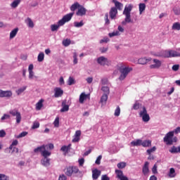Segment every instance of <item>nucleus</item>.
I'll list each match as a JSON object with an SVG mask.
<instances>
[{
  "instance_id": "nucleus-56",
  "label": "nucleus",
  "mask_w": 180,
  "mask_h": 180,
  "mask_svg": "<svg viewBox=\"0 0 180 180\" xmlns=\"http://www.w3.org/2000/svg\"><path fill=\"white\" fill-rule=\"evenodd\" d=\"M133 109L134 110H139V109H140V104L139 103H135L133 105Z\"/></svg>"
},
{
  "instance_id": "nucleus-11",
  "label": "nucleus",
  "mask_w": 180,
  "mask_h": 180,
  "mask_svg": "<svg viewBox=\"0 0 180 180\" xmlns=\"http://www.w3.org/2000/svg\"><path fill=\"white\" fill-rule=\"evenodd\" d=\"M76 15L77 16H85L86 15V8L82 6H80L76 13Z\"/></svg>"
},
{
  "instance_id": "nucleus-60",
  "label": "nucleus",
  "mask_w": 180,
  "mask_h": 180,
  "mask_svg": "<svg viewBox=\"0 0 180 180\" xmlns=\"http://www.w3.org/2000/svg\"><path fill=\"white\" fill-rule=\"evenodd\" d=\"M157 165H154L153 167L152 168V172L153 174H158V172L157 171Z\"/></svg>"
},
{
  "instance_id": "nucleus-24",
  "label": "nucleus",
  "mask_w": 180,
  "mask_h": 180,
  "mask_svg": "<svg viewBox=\"0 0 180 180\" xmlns=\"http://www.w3.org/2000/svg\"><path fill=\"white\" fill-rule=\"evenodd\" d=\"M44 150H46V146L44 145H42L41 146H39V147L36 148L34 150V153H41V154H42Z\"/></svg>"
},
{
  "instance_id": "nucleus-13",
  "label": "nucleus",
  "mask_w": 180,
  "mask_h": 180,
  "mask_svg": "<svg viewBox=\"0 0 180 180\" xmlns=\"http://www.w3.org/2000/svg\"><path fill=\"white\" fill-rule=\"evenodd\" d=\"M55 94H54V97L55 98H60V96H63L64 94V91L61 89L60 87H56L54 89Z\"/></svg>"
},
{
  "instance_id": "nucleus-57",
  "label": "nucleus",
  "mask_w": 180,
  "mask_h": 180,
  "mask_svg": "<svg viewBox=\"0 0 180 180\" xmlns=\"http://www.w3.org/2000/svg\"><path fill=\"white\" fill-rule=\"evenodd\" d=\"M0 180H9V177L5 174H0Z\"/></svg>"
},
{
  "instance_id": "nucleus-64",
  "label": "nucleus",
  "mask_w": 180,
  "mask_h": 180,
  "mask_svg": "<svg viewBox=\"0 0 180 180\" xmlns=\"http://www.w3.org/2000/svg\"><path fill=\"white\" fill-rule=\"evenodd\" d=\"M173 71H178L179 70V65H174L172 66Z\"/></svg>"
},
{
  "instance_id": "nucleus-7",
  "label": "nucleus",
  "mask_w": 180,
  "mask_h": 180,
  "mask_svg": "<svg viewBox=\"0 0 180 180\" xmlns=\"http://www.w3.org/2000/svg\"><path fill=\"white\" fill-rule=\"evenodd\" d=\"M97 63L99 64V65H101L103 67H105V65H107L109 67L110 64H112V61L108 59V58L105 56H100L97 58Z\"/></svg>"
},
{
  "instance_id": "nucleus-62",
  "label": "nucleus",
  "mask_w": 180,
  "mask_h": 180,
  "mask_svg": "<svg viewBox=\"0 0 180 180\" xmlns=\"http://www.w3.org/2000/svg\"><path fill=\"white\" fill-rule=\"evenodd\" d=\"M6 132L4 129L0 130V137H5Z\"/></svg>"
},
{
  "instance_id": "nucleus-31",
  "label": "nucleus",
  "mask_w": 180,
  "mask_h": 180,
  "mask_svg": "<svg viewBox=\"0 0 180 180\" xmlns=\"http://www.w3.org/2000/svg\"><path fill=\"white\" fill-rule=\"evenodd\" d=\"M146 11V4H139V14L141 15Z\"/></svg>"
},
{
  "instance_id": "nucleus-14",
  "label": "nucleus",
  "mask_w": 180,
  "mask_h": 180,
  "mask_svg": "<svg viewBox=\"0 0 180 180\" xmlns=\"http://www.w3.org/2000/svg\"><path fill=\"white\" fill-rule=\"evenodd\" d=\"M101 170H98V169L92 170V179L95 180L98 179L99 176H101Z\"/></svg>"
},
{
  "instance_id": "nucleus-10",
  "label": "nucleus",
  "mask_w": 180,
  "mask_h": 180,
  "mask_svg": "<svg viewBox=\"0 0 180 180\" xmlns=\"http://www.w3.org/2000/svg\"><path fill=\"white\" fill-rule=\"evenodd\" d=\"M10 115L12 116H16V122L20 123V120H22V116L20 115V112H19L16 110H12L10 111Z\"/></svg>"
},
{
  "instance_id": "nucleus-20",
  "label": "nucleus",
  "mask_w": 180,
  "mask_h": 180,
  "mask_svg": "<svg viewBox=\"0 0 180 180\" xmlns=\"http://www.w3.org/2000/svg\"><path fill=\"white\" fill-rule=\"evenodd\" d=\"M150 163H148V162H146L143 169H142V172L143 174V175H147V174H148L150 169H148V165Z\"/></svg>"
},
{
  "instance_id": "nucleus-58",
  "label": "nucleus",
  "mask_w": 180,
  "mask_h": 180,
  "mask_svg": "<svg viewBox=\"0 0 180 180\" xmlns=\"http://www.w3.org/2000/svg\"><path fill=\"white\" fill-rule=\"evenodd\" d=\"M105 25H110V21L109 20V14L105 13Z\"/></svg>"
},
{
  "instance_id": "nucleus-44",
  "label": "nucleus",
  "mask_w": 180,
  "mask_h": 180,
  "mask_svg": "<svg viewBox=\"0 0 180 180\" xmlns=\"http://www.w3.org/2000/svg\"><path fill=\"white\" fill-rule=\"evenodd\" d=\"M63 44L65 46V47H68L71 44V40L70 39H64L63 41Z\"/></svg>"
},
{
  "instance_id": "nucleus-36",
  "label": "nucleus",
  "mask_w": 180,
  "mask_h": 180,
  "mask_svg": "<svg viewBox=\"0 0 180 180\" xmlns=\"http://www.w3.org/2000/svg\"><path fill=\"white\" fill-rule=\"evenodd\" d=\"M101 90L103 91V92H104V95H109V94L110 93V90L109 89L108 86H103L101 88Z\"/></svg>"
},
{
  "instance_id": "nucleus-49",
  "label": "nucleus",
  "mask_w": 180,
  "mask_h": 180,
  "mask_svg": "<svg viewBox=\"0 0 180 180\" xmlns=\"http://www.w3.org/2000/svg\"><path fill=\"white\" fill-rule=\"evenodd\" d=\"M173 12L174 13V15H180V8H178V7L174 6L173 8Z\"/></svg>"
},
{
  "instance_id": "nucleus-46",
  "label": "nucleus",
  "mask_w": 180,
  "mask_h": 180,
  "mask_svg": "<svg viewBox=\"0 0 180 180\" xmlns=\"http://www.w3.org/2000/svg\"><path fill=\"white\" fill-rule=\"evenodd\" d=\"M75 84V79L72 77H70L68 80V85H74Z\"/></svg>"
},
{
  "instance_id": "nucleus-61",
  "label": "nucleus",
  "mask_w": 180,
  "mask_h": 180,
  "mask_svg": "<svg viewBox=\"0 0 180 180\" xmlns=\"http://www.w3.org/2000/svg\"><path fill=\"white\" fill-rule=\"evenodd\" d=\"M101 180H110V178L106 174H103L101 176Z\"/></svg>"
},
{
  "instance_id": "nucleus-35",
  "label": "nucleus",
  "mask_w": 180,
  "mask_h": 180,
  "mask_svg": "<svg viewBox=\"0 0 180 180\" xmlns=\"http://www.w3.org/2000/svg\"><path fill=\"white\" fill-rule=\"evenodd\" d=\"M41 155L44 157V158H47V157H50L51 155V152L46 150V149H45L42 152Z\"/></svg>"
},
{
  "instance_id": "nucleus-45",
  "label": "nucleus",
  "mask_w": 180,
  "mask_h": 180,
  "mask_svg": "<svg viewBox=\"0 0 180 180\" xmlns=\"http://www.w3.org/2000/svg\"><path fill=\"white\" fill-rule=\"evenodd\" d=\"M53 124L55 127H58L60 126V117H56L54 122Z\"/></svg>"
},
{
  "instance_id": "nucleus-29",
  "label": "nucleus",
  "mask_w": 180,
  "mask_h": 180,
  "mask_svg": "<svg viewBox=\"0 0 180 180\" xmlns=\"http://www.w3.org/2000/svg\"><path fill=\"white\" fill-rule=\"evenodd\" d=\"M63 108L60 109V112H68L70 110V106L68 105H65V103H62Z\"/></svg>"
},
{
  "instance_id": "nucleus-53",
  "label": "nucleus",
  "mask_w": 180,
  "mask_h": 180,
  "mask_svg": "<svg viewBox=\"0 0 180 180\" xmlns=\"http://www.w3.org/2000/svg\"><path fill=\"white\" fill-rule=\"evenodd\" d=\"M119 34H120L119 31H115V32L109 33L108 35H109L110 37H113L115 36H119Z\"/></svg>"
},
{
  "instance_id": "nucleus-2",
  "label": "nucleus",
  "mask_w": 180,
  "mask_h": 180,
  "mask_svg": "<svg viewBox=\"0 0 180 180\" xmlns=\"http://www.w3.org/2000/svg\"><path fill=\"white\" fill-rule=\"evenodd\" d=\"M156 57H164L165 58H169L171 57H180V53L176 51H164L162 53L155 55Z\"/></svg>"
},
{
  "instance_id": "nucleus-12",
  "label": "nucleus",
  "mask_w": 180,
  "mask_h": 180,
  "mask_svg": "<svg viewBox=\"0 0 180 180\" xmlns=\"http://www.w3.org/2000/svg\"><path fill=\"white\" fill-rule=\"evenodd\" d=\"M13 94L11 91L0 90V98H11Z\"/></svg>"
},
{
  "instance_id": "nucleus-26",
  "label": "nucleus",
  "mask_w": 180,
  "mask_h": 180,
  "mask_svg": "<svg viewBox=\"0 0 180 180\" xmlns=\"http://www.w3.org/2000/svg\"><path fill=\"white\" fill-rule=\"evenodd\" d=\"M42 165H44V167H49L50 165V159L48 158H44L41 161Z\"/></svg>"
},
{
  "instance_id": "nucleus-19",
  "label": "nucleus",
  "mask_w": 180,
  "mask_h": 180,
  "mask_svg": "<svg viewBox=\"0 0 180 180\" xmlns=\"http://www.w3.org/2000/svg\"><path fill=\"white\" fill-rule=\"evenodd\" d=\"M112 4H115L117 11H122L123 9V4L117 1V0H112Z\"/></svg>"
},
{
  "instance_id": "nucleus-40",
  "label": "nucleus",
  "mask_w": 180,
  "mask_h": 180,
  "mask_svg": "<svg viewBox=\"0 0 180 180\" xmlns=\"http://www.w3.org/2000/svg\"><path fill=\"white\" fill-rule=\"evenodd\" d=\"M37 60L39 63H41V61L44 60V53L43 52L39 53L38 55Z\"/></svg>"
},
{
  "instance_id": "nucleus-30",
  "label": "nucleus",
  "mask_w": 180,
  "mask_h": 180,
  "mask_svg": "<svg viewBox=\"0 0 180 180\" xmlns=\"http://www.w3.org/2000/svg\"><path fill=\"white\" fill-rule=\"evenodd\" d=\"M80 6L81 5H79V3L76 2L71 6L70 11H72V12H74L75 10L79 9Z\"/></svg>"
},
{
  "instance_id": "nucleus-47",
  "label": "nucleus",
  "mask_w": 180,
  "mask_h": 180,
  "mask_svg": "<svg viewBox=\"0 0 180 180\" xmlns=\"http://www.w3.org/2000/svg\"><path fill=\"white\" fill-rule=\"evenodd\" d=\"M115 116H120V106H117L115 110V113H114Z\"/></svg>"
},
{
  "instance_id": "nucleus-38",
  "label": "nucleus",
  "mask_w": 180,
  "mask_h": 180,
  "mask_svg": "<svg viewBox=\"0 0 180 180\" xmlns=\"http://www.w3.org/2000/svg\"><path fill=\"white\" fill-rule=\"evenodd\" d=\"M115 174L118 179H120L124 176L123 172L122 170H119V169L115 170Z\"/></svg>"
},
{
  "instance_id": "nucleus-48",
  "label": "nucleus",
  "mask_w": 180,
  "mask_h": 180,
  "mask_svg": "<svg viewBox=\"0 0 180 180\" xmlns=\"http://www.w3.org/2000/svg\"><path fill=\"white\" fill-rule=\"evenodd\" d=\"M25 91H26V86H23L22 88L18 89L16 91V94L18 95H20V94H22V92H25Z\"/></svg>"
},
{
  "instance_id": "nucleus-16",
  "label": "nucleus",
  "mask_w": 180,
  "mask_h": 180,
  "mask_svg": "<svg viewBox=\"0 0 180 180\" xmlns=\"http://www.w3.org/2000/svg\"><path fill=\"white\" fill-rule=\"evenodd\" d=\"M116 15H117V8H116V7L111 8V9L110 11V19H115Z\"/></svg>"
},
{
  "instance_id": "nucleus-17",
  "label": "nucleus",
  "mask_w": 180,
  "mask_h": 180,
  "mask_svg": "<svg viewBox=\"0 0 180 180\" xmlns=\"http://www.w3.org/2000/svg\"><path fill=\"white\" fill-rule=\"evenodd\" d=\"M151 58H141L138 60V63L141 64L142 65H144L146 64H147V63H150V61H151Z\"/></svg>"
},
{
  "instance_id": "nucleus-22",
  "label": "nucleus",
  "mask_w": 180,
  "mask_h": 180,
  "mask_svg": "<svg viewBox=\"0 0 180 180\" xmlns=\"http://www.w3.org/2000/svg\"><path fill=\"white\" fill-rule=\"evenodd\" d=\"M142 141L141 139H136V141H133L131 142V146L134 147H139L140 146H142Z\"/></svg>"
},
{
  "instance_id": "nucleus-33",
  "label": "nucleus",
  "mask_w": 180,
  "mask_h": 180,
  "mask_svg": "<svg viewBox=\"0 0 180 180\" xmlns=\"http://www.w3.org/2000/svg\"><path fill=\"white\" fill-rule=\"evenodd\" d=\"M176 176V174H175V169L170 168L169 173V178H175Z\"/></svg>"
},
{
  "instance_id": "nucleus-28",
  "label": "nucleus",
  "mask_w": 180,
  "mask_h": 180,
  "mask_svg": "<svg viewBox=\"0 0 180 180\" xmlns=\"http://www.w3.org/2000/svg\"><path fill=\"white\" fill-rule=\"evenodd\" d=\"M60 26H63V25H60V21L58 22V25H51V32H57Z\"/></svg>"
},
{
  "instance_id": "nucleus-27",
  "label": "nucleus",
  "mask_w": 180,
  "mask_h": 180,
  "mask_svg": "<svg viewBox=\"0 0 180 180\" xmlns=\"http://www.w3.org/2000/svg\"><path fill=\"white\" fill-rule=\"evenodd\" d=\"M18 32H19V28H15L10 32V39H13L15 37L16 34H18Z\"/></svg>"
},
{
  "instance_id": "nucleus-52",
  "label": "nucleus",
  "mask_w": 180,
  "mask_h": 180,
  "mask_svg": "<svg viewBox=\"0 0 180 180\" xmlns=\"http://www.w3.org/2000/svg\"><path fill=\"white\" fill-rule=\"evenodd\" d=\"M73 64H78V58H77L76 52L73 53Z\"/></svg>"
},
{
  "instance_id": "nucleus-23",
  "label": "nucleus",
  "mask_w": 180,
  "mask_h": 180,
  "mask_svg": "<svg viewBox=\"0 0 180 180\" xmlns=\"http://www.w3.org/2000/svg\"><path fill=\"white\" fill-rule=\"evenodd\" d=\"M71 143H70L68 146H63L60 148V151H63L65 153V154H67L70 150H71Z\"/></svg>"
},
{
  "instance_id": "nucleus-1",
  "label": "nucleus",
  "mask_w": 180,
  "mask_h": 180,
  "mask_svg": "<svg viewBox=\"0 0 180 180\" xmlns=\"http://www.w3.org/2000/svg\"><path fill=\"white\" fill-rule=\"evenodd\" d=\"M163 141L167 146H172L174 143L178 141V138H176V136L174 137V131H169L163 138Z\"/></svg>"
},
{
  "instance_id": "nucleus-25",
  "label": "nucleus",
  "mask_w": 180,
  "mask_h": 180,
  "mask_svg": "<svg viewBox=\"0 0 180 180\" xmlns=\"http://www.w3.org/2000/svg\"><path fill=\"white\" fill-rule=\"evenodd\" d=\"M25 23L27 25L28 27H34V23L33 22V20H32V18H27L25 20Z\"/></svg>"
},
{
  "instance_id": "nucleus-32",
  "label": "nucleus",
  "mask_w": 180,
  "mask_h": 180,
  "mask_svg": "<svg viewBox=\"0 0 180 180\" xmlns=\"http://www.w3.org/2000/svg\"><path fill=\"white\" fill-rule=\"evenodd\" d=\"M142 147H151V141L150 140L142 141Z\"/></svg>"
},
{
  "instance_id": "nucleus-8",
  "label": "nucleus",
  "mask_w": 180,
  "mask_h": 180,
  "mask_svg": "<svg viewBox=\"0 0 180 180\" xmlns=\"http://www.w3.org/2000/svg\"><path fill=\"white\" fill-rule=\"evenodd\" d=\"M74 16V13H70L65 15L61 20H59V25L64 26L67 22H70L72 17Z\"/></svg>"
},
{
  "instance_id": "nucleus-55",
  "label": "nucleus",
  "mask_w": 180,
  "mask_h": 180,
  "mask_svg": "<svg viewBox=\"0 0 180 180\" xmlns=\"http://www.w3.org/2000/svg\"><path fill=\"white\" fill-rule=\"evenodd\" d=\"M25 136H27V131H22L21 132L18 136L17 139H20L22 137H25Z\"/></svg>"
},
{
  "instance_id": "nucleus-51",
  "label": "nucleus",
  "mask_w": 180,
  "mask_h": 180,
  "mask_svg": "<svg viewBox=\"0 0 180 180\" xmlns=\"http://www.w3.org/2000/svg\"><path fill=\"white\" fill-rule=\"evenodd\" d=\"M39 127H40V123H39L38 122H35L33 123L32 129H39Z\"/></svg>"
},
{
  "instance_id": "nucleus-39",
  "label": "nucleus",
  "mask_w": 180,
  "mask_h": 180,
  "mask_svg": "<svg viewBox=\"0 0 180 180\" xmlns=\"http://www.w3.org/2000/svg\"><path fill=\"white\" fill-rule=\"evenodd\" d=\"M173 30H180V23L174 22L172 27Z\"/></svg>"
},
{
  "instance_id": "nucleus-4",
  "label": "nucleus",
  "mask_w": 180,
  "mask_h": 180,
  "mask_svg": "<svg viewBox=\"0 0 180 180\" xmlns=\"http://www.w3.org/2000/svg\"><path fill=\"white\" fill-rule=\"evenodd\" d=\"M133 71V68L129 67H121L120 68V72L121 73L119 79L120 81H123L129 75V72Z\"/></svg>"
},
{
  "instance_id": "nucleus-37",
  "label": "nucleus",
  "mask_w": 180,
  "mask_h": 180,
  "mask_svg": "<svg viewBox=\"0 0 180 180\" xmlns=\"http://www.w3.org/2000/svg\"><path fill=\"white\" fill-rule=\"evenodd\" d=\"M179 148H176L175 146H172L171 149H169V153H172V154H176L179 153Z\"/></svg>"
},
{
  "instance_id": "nucleus-50",
  "label": "nucleus",
  "mask_w": 180,
  "mask_h": 180,
  "mask_svg": "<svg viewBox=\"0 0 180 180\" xmlns=\"http://www.w3.org/2000/svg\"><path fill=\"white\" fill-rule=\"evenodd\" d=\"M155 150H157V148L155 146H153L152 148L148 149L146 150V153H148V155H151V153H154V151H155Z\"/></svg>"
},
{
  "instance_id": "nucleus-21",
  "label": "nucleus",
  "mask_w": 180,
  "mask_h": 180,
  "mask_svg": "<svg viewBox=\"0 0 180 180\" xmlns=\"http://www.w3.org/2000/svg\"><path fill=\"white\" fill-rule=\"evenodd\" d=\"M43 102H44V99L39 100L35 105L36 110H41V108H43Z\"/></svg>"
},
{
  "instance_id": "nucleus-5",
  "label": "nucleus",
  "mask_w": 180,
  "mask_h": 180,
  "mask_svg": "<svg viewBox=\"0 0 180 180\" xmlns=\"http://www.w3.org/2000/svg\"><path fill=\"white\" fill-rule=\"evenodd\" d=\"M79 169L77 167L70 166L64 169V172L67 176H72V174H78Z\"/></svg>"
},
{
  "instance_id": "nucleus-34",
  "label": "nucleus",
  "mask_w": 180,
  "mask_h": 180,
  "mask_svg": "<svg viewBox=\"0 0 180 180\" xmlns=\"http://www.w3.org/2000/svg\"><path fill=\"white\" fill-rule=\"evenodd\" d=\"M20 2H22V0H15L11 4V7L12 8H18V6H19V4H20Z\"/></svg>"
},
{
  "instance_id": "nucleus-59",
  "label": "nucleus",
  "mask_w": 180,
  "mask_h": 180,
  "mask_svg": "<svg viewBox=\"0 0 180 180\" xmlns=\"http://www.w3.org/2000/svg\"><path fill=\"white\" fill-rule=\"evenodd\" d=\"M101 160H102V155H99V156L97 158V159H96L95 163H96L97 165H101Z\"/></svg>"
},
{
  "instance_id": "nucleus-3",
  "label": "nucleus",
  "mask_w": 180,
  "mask_h": 180,
  "mask_svg": "<svg viewBox=\"0 0 180 180\" xmlns=\"http://www.w3.org/2000/svg\"><path fill=\"white\" fill-rule=\"evenodd\" d=\"M133 9V6L131 4H129L128 6H125L123 15H124L125 18L124 20L127 23H133V20H131V11Z\"/></svg>"
},
{
  "instance_id": "nucleus-6",
  "label": "nucleus",
  "mask_w": 180,
  "mask_h": 180,
  "mask_svg": "<svg viewBox=\"0 0 180 180\" xmlns=\"http://www.w3.org/2000/svg\"><path fill=\"white\" fill-rule=\"evenodd\" d=\"M139 116L145 123L150 122V115L147 112V108H146V107L143 106L142 108V110L139 112Z\"/></svg>"
},
{
  "instance_id": "nucleus-63",
  "label": "nucleus",
  "mask_w": 180,
  "mask_h": 180,
  "mask_svg": "<svg viewBox=\"0 0 180 180\" xmlns=\"http://www.w3.org/2000/svg\"><path fill=\"white\" fill-rule=\"evenodd\" d=\"M58 180H67V176L64 174L59 176Z\"/></svg>"
},
{
  "instance_id": "nucleus-18",
  "label": "nucleus",
  "mask_w": 180,
  "mask_h": 180,
  "mask_svg": "<svg viewBox=\"0 0 180 180\" xmlns=\"http://www.w3.org/2000/svg\"><path fill=\"white\" fill-rule=\"evenodd\" d=\"M86 99H89V94L82 93L79 96V103H84V101H85Z\"/></svg>"
},
{
  "instance_id": "nucleus-41",
  "label": "nucleus",
  "mask_w": 180,
  "mask_h": 180,
  "mask_svg": "<svg viewBox=\"0 0 180 180\" xmlns=\"http://www.w3.org/2000/svg\"><path fill=\"white\" fill-rule=\"evenodd\" d=\"M108 94H104L101 98V103H106V101H108Z\"/></svg>"
},
{
  "instance_id": "nucleus-43",
  "label": "nucleus",
  "mask_w": 180,
  "mask_h": 180,
  "mask_svg": "<svg viewBox=\"0 0 180 180\" xmlns=\"http://www.w3.org/2000/svg\"><path fill=\"white\" fill-rule=\"evenodd\" d=\"M117 166V168H119L120 169H123V168H126V162H121L118 163Z\"/></svg>"
},
{
  "instance_id": "nucleus-54",
  "label": "nucleus",
  "mask_w": 180,
  "mask_h": 180,
  "mask_svg": "<svg viewBox=\"0 0 180 180\" xmlns=\"http://www.w3.org/2000/svg\"><path fill=\"white\" fill-rule=\"evenodd\" d=\"M13 146H12V144L8 147V148H6V150H5V153H8V154H11V150H13Z\"/></svg>"
},
{
  "instance_id": "nucleus-9",
  "label": "nucleus",
  "mask_w": 180,
  "mask_h": 180,
  "mask_svg": "<svg viewBox=\"0 0 180 180\" xmlns=\"http://www.w3.org/2000/svg\"><path fill=\"white\" fill-rule=\"evenodd\" d=\"M162 65L161 60L158 59H153V64L150 65V70H158Z\"/></svg>"
},
{
  "instance_id": "nucleus-42",
  "label": "nucleus",
  "mask_w": 180,
  "mask_h": 180,
  "mask_svg": "<svg viewBox=\"0 0 180 180\" xmlns=\"http://www.w3.org/2000/svg\"><path fill=\"white\" fill-rule=\"evenodd\" d=\"M74 26H75V27H82V26H84V21L81 20L79 22H75Z\"/></svg>"
},
{
  "instance_id": "nucleus-15",
  "label": "nucleus",
  "mask_w": 180,
  "mask_h": 180,
  "mask_svg": "<svg viewBox=\"0 0 180 180\" xmlns=\"http://www.w3.org/2000/svg\"><path fill=\"white\" fill-rule=\"evenodd\" d=\"M81 130H77L75 131V137L72 139V143H78L81 140Z\"/></svg>"
}]
</instances>
